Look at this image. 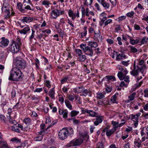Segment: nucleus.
I'll use <instances>...</instances> for the list:
<instances>
[{
    "instance_id": "nucleus-1",
    "label": "nucleus",
    "mask_w": 148,
    "mask_h": 148,
    "mask_svg": "<svg viewBox=\"0 0 148 148\" xmlns=\"http://www.w3.org/2000/svg\"><path fill=\"white\" fill-rule=\"evenodd\" d=\"M22 74V72L17 67H13L11 70L9 79L11 81H20L23 78Z\"/></svg>"
},
{
    "instance_id": "nucleus-2",
    "label": "nucleus",
    "mask_w": 148,
    "mask_h": 148,
    "mask_svg": "<svg viewBox=\"0 0 148 148\" xmlns=\"http://www.w3.org/2000/svg\"><path fill=\"white\" fill-rule=\"evenodd\" d=\"M73 133V130L71 127L64 128L60 130L58 132V136L61 140L66 139L68 136Z\"/></svg>"
},
{
    "instance_id": "nucleus-3",
    "label": "nucleus",
    "mask_w": 148,
    "mask_h": 148,
    "mask_svg": "<svg viewBox=\"0 0 148 148\" xmlns=\"http://www.w3.org/2000/svg\"><path fill=\"white\" fill-rule=\"evenodd\" d=\"M21 45V39L17 38L16 41H13L12 42L11 45L9 47V49L10 51L12 53H17L19 51Z\"/></svg>"
},
{
    "instance_id": "nucleus-4",
    "label": "nucleus",
    "mask_w": 148,
    "mask_h": 148,
    "mask_svg": "<svg viewBox=\"0 0 148 148\" xmlns=\"http://www.w3.org/2000/svg\"><path fill=\"white\" fill-rule=\"evenodd\" d=\"M14 64L16 66L15 67L19 69H23L27 67V62L24 60L19 58H16L14 60Z\"/></svg>"
},
{
    "instance_id": "nucleus-5",
    "label": "nucleus",
    "mask_w": 148,
    "mask_h": 148,
    "mask_svg": "<svg viewBox=\"0 0 148 148\" xmlns=\"http://www.w3.org/2000/svg\"><path fill=\"white\" fill-rule=\"evenodd\" d=\"M80 47L86 55L92 56L93 55V50L91 47L86 46V44H82L80 45Z\"/></svg>"
},
{
    "instance_id": "nucleus-6",
    "label": "nucleus",
    "mask_w": 148,
    "mask_h": 148,
    "mask_svg": "<svg viewBox=\"0 0 148 148\" xmlns=\"http://www.w3.org/2000/svg\"><path fill=\"white\" fill-rule=\"evenodd\" d=\"M54 125L53 123L52 125H51L47 128L46 129L43 131H41L39 134L38 136H37L34 138V140L36 141H41L42 139L43 136L45 134H46L48 133L47 130L51 126H52Z\"/></svg>"
},
{
    "instance_id": "nucleus-7",
    "label": "nucleus",
    "mask_w": 148,
    "mask_h": 148,
    "mask_svg": "<svg viewBox=\"0 0 148 148\" xmlns=\"http://www.w3.org/2000/svg\"><path fill=\"white\" fill-rule=\"evenodd\" d=\"M83 142V140L81 139L73 140L71 141L68 146L69 147L77 146L80 145Z\"/></svg>"
},
{
    "instance_id": "nucleus-8",
    "label": "nucleus",
    "mask_w": 148,
    "mask_h": 148,
    "mask_svg": "<svg viewBox=\"0 0 148 148\" xmlns=\"http://www.w3.org/2000/svg\"><path fill=\"white\" fill-rule=\"evenodd\" d=\"M1 40L0 42V46L2 47H7L8 45L9 41V40L5 38L4 37H2Z\"/></svg>"
},
{
    "instance_id": "nucleus-9",
    "label": "nucleus",
    "mask_w": 148,
    "mask_h": 148,
    "mask_svg": "<svg viewBox=\"0 0 148 148\" xmlns=\"http://www.w3.org/2000/svg\"><path fill=\"white\" fill-rule=\"evenodd\" d=\"M95 117H96V121L94 123L95 125L97 126L102 122L103 120V117L102 116L97 115Z\"/></svg>"
},
{
    "instance_id": "nucleus-10",
    "label": "nucleus",
    "mask_w": 148,
    "mask_h": 148,
    "mask_svg": "<svg viewBox=\"0 0 148 148\" xmlns=\"http://www.w3.org/2000/svg\"><path fill=\"white\" fill-rule=\"evenodd\" d=\"M58 10L57 9H54L52 10L51 12V18L53 19H56L59 16L58 13Z\"/></svg>"
},
{
    "instance_id": "nucleus-11",
    "label": "nucleus",
    "mask_w": 148,
    "mask_h": 148,
    "mask_svg": "<svg viewBox=\"0 0 148 148\" xmlns=\"http://www.w3.org/2000/svg\"><path fill=\"white\" fill-rule=\"evenodd\" d=\"M30 28L28 25L26 26L23 29L19 31V32L21 34H25L28 33L30 31Z\"/></svg>"
},
{
    "instance_id": "nucleus-12",
    "label": "nucleus",
    "mask_w": 148,
    "mask_h": 148,
    "mask_svg": "<svg viewBox=\"0 0 148 148\" xmlns=\"http://www.w3.org/2000/svg\"><path fill=\"white\" fill-rule=\"evenodd\" d=\"M2 10L3 12L6 13L7 17L9 18L10 16V11L8 8L6 6H3L2 7Z\"/></svg>"
},
{
    "instance_id": "nucleus-13",
    "label": "nucleus",
    "mask_w": 148,
    "mask_h": 148,
    "mask_svg": "<svg viewBox=\"0 0 148 148\" xmlns=\"http://www.w3.org/2000/svg\"><path fill=\"white\" fill-rule=\"evenodd\" d=\"M87 95H88L90 97H91V92L89 90L87 89H84L82 93L80 94L81 96H84L85 97Z\"/></svg>"
},
{
    "instance_id": "nucleus-14",
    "label": "nucleus",
    "mask_w": 148,
    "mask_h": 148,
    "mask_svg": "<svg viewBox=\"0 0 148 148\" xmlns=\"http://www.w3.org/2000/svg\"><path fill=\"white\" fill-rule=\"evenodd\" d=\"M33 20V18L30 17H25L21 19V21L24 23L26 22L27 23H29Z\"/></svg>"
},
{
    "instance_id": "nucleus-15",
    "label": "nucleus",
    "mask_w": 148,
    "mask_h": 148,
    "mask_svg": "<svg viewBox=\"0 0 148 148\" xmlns=\"http://www.w3.org/2000/svg\"><path fill=\"white\" fill-rule=\"evenodd\" d=\"M142 143V141L140 140L139 138H136L134 141V144L135 145L138 147V148H140L141 146V144Z\"/></svg>"
},
{
    "instance_id": "nucleus-16",
    "label": "nucleus",
    "mask_w": 148,
    "mask_h": 148,
    "mask_svg": "<svg viewBox=\"0 0 148 148\" xmlns=\"http://www.w3.org/2000/svg\"><path fill=\"white\" fill-rule=\"evenodd\" d=\"M84 90V88L83 87H79L76 88L74 89V91L75 92L78 93H82L83 91Z\"/></svg>"
},
{
    "instance_id": "nucleus-17",
    "label": "nucleus",
    "mask_w": 148,
    "mask_h": 148,
    "mask_svg": "<svg viewBox=\"0 0 148 148\" xmlns=\"http://www.w3.org/2000/svg\"><path fill=\"white\" fill-rule=\"evenodd\" d=\"M111 123L113 125L114 127L112 129H114L116 131L117 129H119L118 127H119V123L118 122H116V121H112L111 122Z\"/></svg>"
},
{
    "instance_id": "nucleus-18",
    "label": "nucleus",
    "mask_w": 148,
    "mask_h": 148,
    "mask_svg": "<svg viewBox=\"0 0 148 148\" xmlns=\"http://www.w3.org/2000/svg\"><path fill=\"white\" fill-rule=\"evenodd\" d=\"M88 45L90 47H91L92 48V47L96 48L98 46L97 43L95 42L90 41L88 42Z\"/></svg>"
},
{
    "instance_id": "nucleus-19",
    "label": "nucleus",
    "mask_w": 148,
    "mask_h": 148,
    "mask_svg": "<svg viewBox=\"0 0 148 148\" xmlns=\"http://www.w3.org/2000/svg\"><path fill=\"white\" fill-rule=\"evenodd\" d=\"M54 88H52L49 92V96L53 99H55L54 94Z\"/></svg>"
},
{
    "instance_id": "nucleus-20",
    "label": "nucleus",
    "mask_w": 148,
    "mask_h": 148,
    "mask_svg": "<svg viewBox=\"0 0 148 148\" xmlns=\"http://www.w3.org/2000/svg\"><path fill=\"white\" fill-rule=\"evenodd\" d=\"M137 67L138 71H140L142 74H143L145 70V69L146 66L145 65L143 64L140 67H139V66H137Z\"/></svg>"
},
{
    "instance_id": "nucleus-21",
    "label": "nucleus",
    "mask_w": 148,
    "mask_h": 148,
    "mask_svg": "<svg viewBox=\"0 0 148 148\" xmlns=\"http://www.w3.org/2000/svg\"><path fill=\"white\" fill-rule=\"evenodd\" d=\"M101 3L105 9H108L110 7L109 4L104 0H101Z\"/></svg>"
},
{
    "instance_id": "nucleus-22",
    "label": "nucleus",
    "mask_w": 148,
    "mask_h": 148,
    "mask_svg": "<svg viewBox=\"0 0 148 148\" xmlns=\"http://www.w3.org/2000/svg\"><path fill=\"white\" fill-rule=\"evenodd\" d=\"M88 114H89V116L92 117H95L98 115L97 113L92 110H89Z\"/></svg>"
},
{
    "instance_id": "nucleus-23",
    "label": "nucleus",
    "mask_w": 148,
    "mask_h": 148,
    "mask_svg": "<svg viewBox=\"0 0 148 148\" xmlns=\"http://www.w3.org/2000/svg\"><path fill=\"white\" fill-rule=\"evenodd\" d=\"M126 75H124L121 72L119 71L117 74L118 77L121 80L124 79V78Z\"/></svg>"
},
{
    "instance_id": "nucleus-24",
    "label": "nucleus",
    "mask_w": 148,
    "mask_h": 148,
    "mask_svg": "<svg viewBox=\"0 0 148 148\" xmlns=\"http://www.w3.org/2000/svg\"><path fill=\"white\" fill-rule=\"evenodd\" d=\"M126 56L123 53H120L117 55L116 58V60H120L123 59V58H125Z\"/></svg>"
},
{
    "instance_id": "nucleus-25",
    "label": "nucleus",
    "mask_w": 148,
    "mask_h": 148,
    "mask_svg": "<svg viewBox=\"0 0 148 148\" xmlns=\"http://www.w3.org/2000/svg\"><path fill=\"white\" fill-rule=\"evenodd\" d=\"M8 146L7 142L5 141H0V147L5 148Z\"/></svg>"
},
{
    "instance_id": "nucleus-26",
    "label": "nucleus",
    "mask_w": 148,
    "mask_h": 148,
    "mask_svg": "<svg viewBox=\"0 0 148 148\" xmlns=\"http://www.w3.org/2000/svg\"><path fill=\"white\" fill-rule=\"evenodd\" d=\"M115 131L114 129H112L110 130H108V131L106 132V134L108 136L110 137L111 134H113Z\"/></svg>"
},
{
    "instance_id": "nucleus-27",
    "label": "nucleus",
    "mask_w": 148,
    "mask_h": 148,
    "mask_svg": "<svg viewBox=\"0 0 148 148\" xmlns=\"http://www.w3.org/2000/svg\"><path fill=\"white\" fill-rule=\"evenodd\" d=\"M65 103L66 106L70 110H72V106L71 105L70 101L68 100H65Z\"/></svg>"
},
{
    "instance_id": "nucleus-28",
    "label": "nucleus",
    "mask_w": 148,
    "mask_h": 148,
    "mask_svg": "<svg viewBox=\"0 0 148 148\" xmlns=\"http://www.w3.org/2000/svg\"><path fill=\"white\" fill-rule=\"evenodd\" d=\"M141 113H138L136 115L131 114V118L132 119H134L136 120H138V118L140 115Z\"/></svg>"
},
{
    "instance_id": "nucleus-29",
    "label": "nucleus",
    "mask_w": 148,
    "mask_h": 148,
    "mask_svg": "<svg viewBox=\"0 0 148 148\" xmlns=\"http://www.w3.org/2000/svg\"><path fill=\"white\" fill-rule=\"evenodd\" d=\"M17 6L18 9L22 13H25L26 11L25 9H23L22 5L21 3H17Z\"/></svg>"
},
{
    "instance_id": "nucleus-30",
    "label": "nucleus",
    "mask_w": 148,
    "mask_h": 148,
    "mask_svg": "<svg viewBox=\"0 0 148 148\" xmlns=\"http://www.w3.org/2000/svg\"><path fill=\"white\" fill-rule=\"evenodd\" d=\"M140 41V40L139 39H137L136 40H134L133 39L131 41H130V42L132 45H135L138 43Z\"/></svg>"
},
{
    "instance_id": "nucleus-31",
    "label": "nucleus",
    "mask_w": 148,
    "mask_h": 148,
    "mask_svg": "<svg viewBox=\"0 0 148 148\" xmlns=\"http://www.w3.org/2000/svg\"><path fill=\"white\" fill-rule=\"evenodd\" d=\"M106 78H107L108 80H111L112 81H115L116 80L115 77L112 75L106 76Z\"/></svg>"
},
{
    "instance_id": "nucleus-32",
    "label": "nucleus",
    "mask_w": 148,
    "mask_h": 148,
    "mask_svg": "<svg viewBox=\"0 0 148 148\" xmlns=\"http://www.w3.org/2000/svg\"><path fill=\"white\" fill-rule=\"evenodd\" d=\"M136 95V92H134L130 95L128 96L129 100L130 101H132L134 100Z\"/></svg>"
},
{
    "instance_id": "nucleus-33",
    "label": "nucleus",
    "mask_w": 148,
    "mask_h": 148,
    "mask_svg": "<svg viewBox=\"0 0 148 148\" xmlns=\"http://www.w3.org/2000/svg\"><path fill=\"white\" fill-rule=\"evenodd\" d=\"M79 113V112L75 110H73L71 112L70 115L71 117H74Z\"/></svg>"
},
{
    "instance_id": "nucleus-34",
    "label": "nucleus",
    "mask_w": 148,
    "mask_h": 148,
    "mask_svg": "<svg viewBox=\"0 0 148 148\" xmlns=\"http://www.w3.org/2000/svg\"><path fill=\"white\" fill-rule=\"evenodd\" d=\"M138 69H133V70L131 71V75L134 76H136L138 75Z\"/></svg>"
},
{
    "instance_id": "nucleus-35",
    "label": "nucleus",
    "mask_w": 148,
    "mask_h": 148,
    "mask_svg": "<svg viewBox=\"0 0 148 148\" xmlns=\"http://www.w3.org/2000/svg\"><path fill=\"white\" fill-rule=\"evenodd\" d=\"M129 47L130 48V51L132 53H135L137 52L138 51L136 48L133 46H130Z\"/></svg>"
},
{
    "instance_id": "nucleus-36",
    "label": "nucleus",
    "mask_w": 148,
    "mask_h": 148,
    "mask_svg": "<svg viewBox=\"0 0 148 148\" xmlns=\"http://www.w3.org/2000/svg\"><path fill=\"white\" fill-rule=\"evenodd\" d=\"M107 19V18L106 16H104L102 18H101V21L99 22V25L100 26H101L103 25V23H105L104 22Z\"/></svg>"
},
{
    "instance_id": "nucleus-37",
    "label": "nucleus",
    "mask_w": 148,
    "mask_h": 148,
    "mask_svg": "<svg viewBox=\"0 0 148 148\" xmlns=\"http://www.w3.org/2000/svg\"><path fill=\"white\" fill-rule=\"evenodd\" d=\"M79 61L80 62H84L86 59V56L85 55H81L79 56Z\"/></svg>"
},
{
    "instance_id": "nucleus-38",
    "label": "nucleus",
    "mask_w": 148,
    "mask_h": 148,
    "mask_svg": "<svg viewBox=\"0 0 148 148\" xmlns=\"http://www.w3.org/2000/svg\"><path fill=\"white\" fill-rule=\"evenodd\" d=\"M31 120L29 118H26L24 120V122L27 125H30L31 123Z\"/></svg>"
},
{
    "instance_id": "nucleus-39",
    "label": "nucleus",
    "mask_w": 148,
    "mask_h": 148,
    "mask_svg": "<svg viewBox=\"0 0 148 148\" xmlns=\"http://www.w3.org/2000/svg\"><path fill=\"white\" fill-rule=\"evenodd\" d=\"M0 119H1V121L2 122H3L4 123H6V119L5 117V116L4 115H2V114L0 115Z\"/></svg>"
},
{
    "instance_id": "nucleus-40",
    "label": "nucleus",
    "mask_w": 148,
    "mask_h": 148,
    "mask_svg": "<svg viewBox=\"0 0 148 148\" xmlns=\"http://www.w3.org/2000/svg\"><path fill=\"white\" fill-rule=\"evenodd\" d=\"M148 38L146 39V37H145L142 39L141 41V44H139V45H141L142 44H144L147 43Z\"/></svg>"
},
{
    "instance_id": "nucleus-41",
    "label": "nucleus",
    "mask_w": 148,
    "mask_h": 148,
    "mask_svg": "<svg viewBox=\"0 0 148 148\" xmlns=\"http://www.w3.org/2000/svg\"><path fill=\"white\" fill-rule=\"evenodd\" d=\"M11 141L16 143H20L21 140L17 138H14L11 140Z\"/></svg>"
},
{
    "instance_id": "nucleus-42",
    "label": "nucleus",
    "mask_w": 148,
    "mask_h": 148,
    "mask_svg": "<svg viewBox=\"0 0 148 148\" xmlns=\"http://www.w3.org/2000/svg\"><path fill=\"white\" fill-rule=\"evenodd\" d=\"M75 51L76 54H78L79 56L81 55L82 54V51L80 49H75Z\"/></svg>"
},
{
    "instance_id": "nucleus-43",
    "label": "nucleus",
    "mask_w": 148,
    "mask_h": 148,
    "mask_svg": "<svg viewBox=\"0 0 148 148\" xmlns=\"http://www.w3.org/2000/svg\"><path fill=\"white\" fill-rule=\"evenodd\" d=\"M97 97L99 99H101L104 98L105 96L102 93L100 92L97 94Z\"/></svg>"
},
{
    "instance_id": "nucleus-44",
    "label": "nucleus",
    "mask_w": 148,
    "mask_h": 148,
    "mask_svg": "<svg viewBox=\"0 0 148 148\" xmlns=\"http://www.w3.org/2000/svg\"><path fill=\"white\" fill-rule=\"evenodd\" d=\"M120 71L119 72H121V73L124 75H126V74L128 73V72L126 69H124V68H122L120 70Z\"/></svg>"
},
{
    "instance_id": "nucleus-45",
    "label": "nucleus",
    "mask_w": 148,
    "mask_h": 148,
    "mask_svg": "<svg viewBox=\"0 0 148 148\" xmlns=\"http://www.w3.org/2000/svg\"><path fill=\"white\" fill-rule=\"evenodd\" d=\"M83 29H84V31H83V32L82 33V36H84L86 35V34H87V31L86 30L87 27L86 26L84 27Z\"/></svg>"
},
{
    "instance_id": "nucleus-46",
    "label": "nucleus",
    "mask_w": 148,
    "mask_h": 148,
    "mask_svg": "<svg viewBox=\"0 0 148 148\" xmlns=\"http://www.w3.org/2000/svg\"><path fill=\"white\" fill-rule=\"evenodd\" d=\"M129 78L130 77L128 75H126L124 78V81L126 82L127 83V84H128L129 83L130 81Z\"/></svg>"
},
{
    "instance_id": "nucleus-47",
    "label": "nucleus",
    "mask_w": 148,
    "mask_h": 148,
    "mask_svg": "<svg viewBox=\"0 0 148 148\" xmlns=\"http://www.w3.org/2000/svg\"><path fill=\"white\" fill-rule=\"evenodd\" d=\"M97 148H103V144L102 143H98L96 145Z\"/></svg>"
},
{
    "instance_id": "nucleus-48",
    "label": "nucleus",
    "mask_w": 148,
    "mask_h": 148,
    "mask_svg": "<svg viewBox=\"0 0 148 148\" xmlns=\"http://www.w3.org/2000/svg\"><path fill=\"white\" fill-rule=\"evenodd\" d=\"M32 33L31 35L29 37V39L30 41H31L32 39L34 38V35L35 34V31L33 30L32 29Z\"/></svg>"
},
{
    "instance_id": "nucleus-49",
    "label": "nucleus",
    "mask_w": 148,
    "mask_h": 148,
    "mask_svg": "<svg viewBox=\"0 0 148 148\" xmlns=\"http://www.w3.org/2000/svg\"><path fill=\"white\" fill-rule=\"evenodd\" d=\"M116 99V95H114L112 96L111 99V101L113 102V103H114L115 102Z\"/></svg>"
},
{
    "instance_id": "nucleus-50",
    "label": "nucleus",
    "mask_w": 148,
    "mask_h": 148,
    "mask_svg": "<svg viewBox=\"0 0 148 148\" xmlns=\"http://www.w3.org/2000/svg\"><path fill=\"white\" fill-rule=\"evenodd\" d=\"M134 13L133 11H131L130 12L128 13L126 15L129 17H131L134 14Z\"/></svg>"
},
{
    "instance_id": "nucleus-51",
    "label": "nucleus",
    "mask_w": 148,
    "mask_h": 148,
    "mask_svg": "<svg viewBox=\"0 0 148 148\" xmlns=\"http://www.w3.org/2000/svg\"><path fill=\"white\" fill-rule=\"evenodd\" d=\"M8 120L9 121L10 123H13L14 124V123H15V121L14 120H12V119L11 118L10 115H9V116L8 118Z\"/></svg>"
},
{
    "instance_id": "nucleus-52",
    "label": "nucleus",
    "mask_w": 148,
    "mask_h": 148,
    "mask_svg": "<svg viewBox=\"0 0 148 148\" xmlns=\"http://www.w3.org/2000/svg\"><path fill=\"white\" fill-rule=\"evenodd\" d=\"M84 4L85 5H91L92 2V0H90V3H88L87 1V0H84Z\"/></svg>"
},
{
    "instance_id": "nucleus-53",
    "label": "nucleus",
    "mask_w": 148,
    "mask_h": 148,
    "mask_svg": "<svg viewBox=\"0 0 148 148\" xmlns=\"http://www.w3.org/2000/svg\"><path fill=\"white\" fill-rule=\"evenodd\" d=\"M81 111L82 114H85L86 113L88 114L89 112V110L87 109L84 110V108H81Z\"/></svg>"
},
{
    "instance_id": "nucleus-54",
    "label": "nucleus",
    "mask_w": 148,
    "mask_h": 148,
    "mask_svg": "<svg viewBox=\"0 0 148 148\" xmlns=\"http://www.w3.org/2000/svg\"><path fill=\"white\" fill-rule=\"evenodd\" d=\"M130 61L129 60H128L127 61H122L121 62V63L123 65L125 66H127L129 64L128 63V62Z\"/></svg>"
},
{
    "instance_id": "nucleus-55",
    "label": "nucleus",
    "mask_w": 148,
    "mask_h": 148,
    "mask_svg": "<svg viewBox=\"0 0 148 148\" xmlns=\"http://www.w3.org/2000/svg\"><path fill=\"white\" fill-rule=\"evenodd\" d=\"M144 97H148V89H146L144 91Z\"/></svg>"
},
{
    "instance_id": "nucleus-56",
    "label": "nucleus",
    "mask_w": 148,
    "mask_h": 148,
    "mask_svg": "<svg viewBox=\"0 0 148 148\" xmlns=\"http://www.w3.org/2000/svg\"><path fill=\"white\" fill-rule=\"evenodd\" d=\"M68 112L67 110H64L63 114V117L64 118H66L67 117Z\"/></svg>"
},
{
    "instance_id": "nucleus-57",
    "label": "nucleus",
    "mask_w": 148,
    "mask_h": 148,
    "mask_svg": "<svg viewBox=\"0 0 148 148\" xmlns=\"http://www.w3.org/2000/svg\"><path fill=\"white\" fill-rule=\"evenodd\" d=\"M68 14L69 16L71 17L72 16L75 15V14H74L73 12L71 10H70L68 12Z\"/></svg>"
},
{
    "instance_id": "nucleus-58",
    "label": "nucleus",
    "mask_w": 148,
    "mask_h": 148,
    "mask_svg": "<svg viewBox=\"0 0 148 148\" xmlns=\"http://www.w3.org/2000/svg\"><path fill=\"white\" fill-rule=\"evenodd\" d=\"M68 99L71 101H73L74 99V96L71 95H69L68 96Z\"/></svg>"
},
{
    "instance_id": "nucleus-59",
    "label": "nucleus",
    "mask_w": 148,
    "mask_h": 148,
    "mask_svg": "<svg viewBox=\"0 0 148 148\" xmlns=\"http://www.w3.org/2000/svg\"><path fill=\"white\" fill-rule=\"evenodd\" d=\"M112 21V20L111 19H108L105 21L104 23L105 26H106L108 25V24L110 23Z\"/></svg>"
},
{
    "instance_id": "nucleus-60",
    "label": "nucleus",
    "mask_w": 148,
    "mask_h": 148,
    "mask_svg": "<svg viewBox=\"0 0 148 148\" xmlns=\"http://www.w3.org/2000/svg\"><path fill=\"white\" fill-rule=\"evenodd\" d=\"M117 41H118V44L120 45H122V43L121 42V39L120 37H118L117 38Z\"/></svg>"
},
{
    "instance_id": "nucleus-61",
    "label": "nucleus",
    "mask_w": 148,
    "mask_h": 148,
    "mask_svg": "<svg viewBox=\"0 0 148 148\" xmlns=\"http://www.w3.org/2000/svg\"><path fill=\"white\" fill-rule=\"evenodd\" d=\"M112 90V88L111 87H107L106 88V91L107 92H111Z\"/></svg>"
},
{
    "instance_id": "nucleus-62",
    "label": "nucleus",
    "mask_w": 148,
    "mask_h": 148,
    "mask_svg": "<svg viewBox=\"0 0 148 148\" xmlns=\"http://www.w3.org/2000/svg\"><path fill=\"white\" fill-rule=\"evenodd\" d=\"M68 79V77H65L63 79H62L61 80V84H63L64 82H66L67 81V80Z\"/></svg>"
},
{
    "instance_id": "nucleus-63",
    "label": "nucleus",
    "mask_w": 148,
    "mask_h": 148,
    "mask_svg": "<svg viewBox=\"0 0 148 148\" xmlns=\"http://www.w3.org/2000/svg\"><path fill=\"white\" fill-rule=\"evenodd\" d=\"M46 85L47 87L50 88L51 87V85L50 84V82L49 80H47L46 81Z\"/></svg>"
},
{
    "instance_id": "nucleus-64",
    "label": "nucleus",
    "mask_w": 148,
    "mask_h": 148,
    "mask_svg": "<svg viewBox=\"0 0 148 148\" xmlns=\"http://www.w3.org/2000/svg\"><path fill=\"white\" fill-rule=\"evenodd\" d=\"M126 17V16H121L119 17L118 18V19L119 20V21H122L123 20L125 19V18Z\"/></svg>"
}]
</instances>
